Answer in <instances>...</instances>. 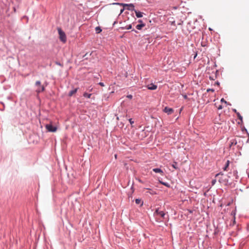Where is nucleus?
<instances>
[{"instance_id": "nucleus-1", "label": "nucleus", "mask_w": 249, "mask_h": 249, "mask_svg": "<svg viewBox=\"0 0 249 249\" xmlns=\"http://www.w3.org/2000/svg\"><path fill=\"white\" fill-rule=\"evenodd\" d=\"M215 178H218V181L221 183L227 184L228 180L227 178H224V175L222 173H219L215 175Z\"/></svg>"}, {"instance_id": "nucleus-2", "label": "nucleus", "mask_w": 249, "mask_h": 249, "mask_svg": "<svg viewBox=\"0 0 249 249\" xmlns=\"http://www.w3.org/2000/svg\"><path fill=\"white\" fill-rule=\"evenodd\" d=\"M114 4H117L120 5H122L124 7H126V9L128 10L134 11V5L132 3L130 4H125V3H115Z\"/></svg>"}, {"instance_id": "nucleus-3", "label": "nucleus", "mask_w": 249, "mask_h": 249, "mask_svg": "<svg viewBox=\"0 0 249 249\" xmlns=\"http://www.w3.org/2000/svg\"><path fill=\"white\" fill-rule=\"evenodd\" d=\"M60 40L65 43L66 41V36L65 33L60 29H58Z\"/></svg>"}, {"instance_id": "nucleus-4", "label": "nucleus", "mask_w": 249, "mask_h": 249, "mask_svg": "<svg viewBox=\"0 0 249 249\" xmlns=\"http://www.w3.org/2000/svg\"><path fill=\"white\" fill-rule=\"evenodd\" d=\"M46 128L49 132H54L57 130L56 126L52 125L51 124H47L45 126Z\"/></svg>"}, {"instance_id": "nucleus-5", "label": "nucleus", "mask_w": 249, "mask_h": 249, "mask_svg": "<svg viewBox=\"0 0 249 249\" xmlns=\"http://www.w3.org/2000/svg\"><path fill=\"white\" fill-rule=\"evenodd\" d=\"M154 215H159L162 218H164L165 215V213H164V212L163 211H160L158 209H156V210L155 211V212H154Z\"/></svg>"}, {"instance_id": "nucleus-6", "label": "nucleus", "mask_w": 249, "mask_h": 249, "mask_svg": "<svg viewBox=\"0 0 249 249\" xmlns=\"http://www.w3.org/2000/svg\"><path fill=\"white\" fill-rule=\"evenodd\" d=\"M163 111L168 115L171 114L174 112V110L172 108H170L167 107H164Z\"/></svg>"}, {"instance_id": "nucleus-7", "label": "nucleus", "mask_w": 249, "mask_h": 249, "mask_svg": "<svg viewBox=\"0 0 249 249\" xmlns=\"http://www.w3.org/2000/svg\"><path fill=\"white\" fill-rule=\"evenodd\" d=\"M147 88H148V89L150 90H155L157 89V86L153 83H151L150 84L148 85L147 86Z\"/></svg>"}, {"instance_id": "nucleus-8", "label": "nucleus", "mask_w": 249, "mask_h": 249, "mask_svg": "<svg viewBox=\"0 0 249 249\" xmlns=\"http://www.w3.org/2000/svg\"><path fill=\"white\" fill-rule=\"evenodd\" d=\"M153 171L155 173L160 174V175L162 176L163 175V171L160 168H154Z\"/></svg>"}, {"instance_id": "nucleus-9", "label": "nucleus", "mask_w": 249, "mask_h": 249, "mask_svg": "<svg viewBox=\"0 0 249 249\" xmlns=\"http://www.w3.org/2000/svg\"><path fill=\"white\" fill-rule=\"evenodd\" d=\"M135 12L136 17L138 18H142L143 16V13L141 12L135 10Z\"/></svg>"}, {"instance_id": "nucleus-10", "label": "nucleus", "mask_w": 249, "mask_h": 249, "mask_svg": "<svg viewBox=\"0 0 249 249\" xmlns=\"http://www.w3.org/2000/svg\"><path fill=\"white\" fill-rule=\"evenodd\" d=\"M45 88L43 86H41V87H38V88L36 89V92L39 93L40 92H42L44 90Z\"/></svg>"}, {"instance_id": "nucleus-11", "label": "nucleus", "mask_w": 249, "mask_h": 249, "mask_svg": "<svg viewBox=\"0 0 249 249\" xmlns=\"http://www.w3.org/2000/svg\"><path fill=\"white\" fill-rule=\"evenodd\" d=\"M229 164H230V161L229 160H228L227 161H226V164L225 165V166L223 168V170L224 171H228V167H229Z\"/></svg>"}, {"instance_id": "nucleus-12", "label": "nucleus", "mask_w": 249, "mask_h": 249, "mask_svg": "<svg viewBox=\"0 0 249 249\" xmlns=\"http://www.w3.org/2000/svg\"><path fill=\"white\" fill-rule=\"evenodd\" d=\"M77 91V89H74L73 90H71V91H70L69 93V95L70 96H72L74 93H75Z\"/></svg>"}, {"instance_id": "nucleus-13", "label": "nucleus", "mask_w": 249, "mask_h": 249, "mask_svg": "<svg viewBox=\"0 0 249 249\" xmlns=\"http://www.w3.org/2000/svg\"><path fill=\"white\" fill-rule=\"evenodd\" d=\"M146 189L148 190L147 193H149L150 194H151L152 195H154L157 194V193L155 191H152L151 189L147 188Z\"/></svg>"}, {"instance_id": "nucleus-14", "label": "nucleus", "mask_w": 249, "mask_h": 249, "mask_svg": "<svg viewBox=\"0 0 249 249\" xmlns=\"http://www.w3.org/2000/svg\"><path fill=\"white\" fill-rule=\"evenodd\" d=\"M236 115L237 116L238 119H239L241 121V123H242L243 122V117L241 115V114L239 113V112H236Z\"/></svg>"}, {"instance_id": "nucleus-15", "label": "nucleus", "mask_w": 249, "mask_h": 249, "mask_svg": "<svg viewBox=\"0 0 249 249\" xmlns=\"http://www.w3.org/2000/svg\"><path fill=\"white\" fill-rule=\"evenodd\" d=\"M144 26V24H138V25H137L136 26V28L138 30H141Z\"/></svg>"}, {"instance_id": "nucleus-16", "label": "nucleus", "mask_w": 249, "mask_h": 249, "mask_svg": "<svg viewBox=\"0 0 249 249\" xmlns=\"http://www.w3.org/2000/svg\"><path fill=\"white\" fill-rule=\"evenodd\" d=\"M83 96L85 97H87L88 98H90L91 97V94H89V93H88L87 92H85L84 94H83Z\"/></svg>"}, {"instance_id": "nucleus-17", "label": "nucleus", "mask_w": 249, "mask_h": 249, "mask_svg": "<svg viewBox=\"0 0 249 249\" xmlns=\"http://www.w3.org/2000/svg\"><path fill=\"white\" fill-rule=\"evenodd\" d=\"M95 30L97 33H99L102 31V30L100 29L99 27H96Z\"/></svg>"}, {"instance_id": "nucleus-18", "label": "nucleus", "mask_w": 249, "mask_h": 249, "mask_svg": "<svg viewBox=\"0 0 249 249\" xmlns=\"http://www.w3.org/2000/svg\"><path fill=\"white\" fill-rule=\"evenodd\" d=\"M172 166L174 168L176 169L178 168L177 167V162H174V163L172 165Z\"/></svg>"}, {"instance_id": "nucleus-19", "label": "nucleus", "mask_w": 249, "mask_h": 249, "mask_svg": "<svg viewBox=\"0 0 249 249\" xmlns=\"http://www.w3.org/2000/svg\"><path fill=\"white\" fill-rule=\"evenodd\" d=\"M135 202L137 204H140L142 203V200L141 199H136L135 200Z\"/></svg>"}, {"instance_id": "nucleus-20", "label": "nucleus", "mask_w": 249, "mask_h": 249, "mask_svg": "<svg viewBox=\"0 0 249 249\" xmlns=\"http://www.w3.org/2000/svg\"><path fill=\"white\" fill-rule=\"evenodd\" d=\"M35 85L36 86H37V87H41V82L39 81H37L36 83H35Z\"/></svg>"}, {"instance_id": "nucleus-21", "label": "nucleus", "mask_w": 249, "mask_h": 249, "mask_svg": "<svg viewBox=\"0 0 249 249\" xmlns=\"http://www.w3.org/2000/svg\"><path fill=\"white\" fill-rule=\"evenodd\" d=\"M160 183L163 185H164V186H166V187H169V185H168V184L167 183H166V182H162L161 181H160Z\"/></svg>"}, {"instance_id": "nucleus-22", "label": "nucleus", "mask_w": 249, "mask_h": 249, "mask_svg": "<svg viewBox=\"0 0 249 249\" xmlns=\"http://www.w3.org/2000/svg\"><path fill=\"white\" fill-rule=\"evenodd\" d=\"M131 28H132V25L131 24H130L129 25H127L125 27V29H130Z\"/></svg>"}, {"instance_id": "nucleus-23", "label": "nucleus", "mask_w": 249, "mask_h": 249, "mask_svg": "<svg viewBox=\"0 0 249 249\" xmlns=\"http://www.w3.org/2000/svg\"><path fill=\"white\" fill-rule=\"evenodd\" d=\"M207 92H209V91L214 92V89H207Z\"/></svg>"}, {"instance_id": "nucleus-24", "label": "nucleus", "mask_w": 249, "mask_h": 249, "mask_svg": "<svg viewBox=\"0 0 249 249\" xmlns=\"http://www.w3.org/2000/svg\"><path fill=\"white\" fill-rule=\"evenodd\" d=\"M220 101L222 103H224L225 104H227V102L225 100V99L224 98H222L220 100Z\"/></svg>"}, {"instance_id": "nucleus-25", "label": "nucleus", "mask_w": 249, "mask_h": 249, "mask_svg": "<svg viewBox=\"0 0 249 249\" xmlns=\"http://www.w3.org/2000/svg\"><path fill=\"white\" fill-rule=\"evenodd\" d=\"M216 182V180L215 179H213L212 181V185H214Z\"/></svg>"}, {"instance_id": "nucleus-26", "label": "nucleus", "mask_w": 249, "mask_h": 249, "mask_svg": "<svg viewBox=\"0 0 249 249\" xmlns=\"http://www.w3.org/2000/svg\"><path fill=\"white\" fill-rule=\"evenodd\" d=\"M124 11V8H122L120 10V13H119V15H121Z\"/></svg>"}, {"instance_id": "nucleus-27", "label": "nucleus", "mask_w": 249, "mask_h": 249, "mask_svg": "<svg viewBox=\"0 0 249 249\" xmlns=\"http://www.w3.org/2000/svg\"><path fill=\"white\" fill-rule=\"evenodd\" d=\"M129 122H130V123L132 124L134 123V121H132V119H130L129 120Z\"/></svg>"}, {"instance_id": "nucleus-28", "label": "nucleus", "mask_w": 249, "mask_h": 249, "mask_svg": "<svg viewBox=\"0 0 249 249\" xmlns=\"http://www.w3.org/2000/svg\"><path fill=\"white\" fill-rule=\"evenodd\" d=\"M236 144V142H234V141H233L232 142H231V144L230 145V146H231V145H232V144L235 145Z\"/></svg>"}, {"instance_id": "nucleus-29", "label": "nucleus", "mask_w": 249, "mask_h": 249, "mask_svg": "<svg viewBox=\"0 0 249 249\" xmlns=\"http://www.w3.org/2000/svg\"><path fill=\"white\" fill-rule=\"evenodd\" d=\"M218 109H221L222 108V106L219 105L218 107H217Z\"/></svg>"}, {"instance_id": "nucleus-30", "label": "nucleus", "mask_w": 249, "mask_h": 249, "mask_svg": "<svg viewBox=\"0 0 249 249\" xmlns=\"http://www.w3.org/2000/svg\"><path fill=\"white\" fill-rule=\"evenodd\" d=\"M127 97L129 98V99H132V95H127Z\"/></svg>"}, {"instance_id": "nucleus-31", "label": "nucleus", "mask_w": 249, "mask_h": 249, "mask_svg": "<svg viewBox=\"0 0 249 249\" xmlns=\"http://www.w3.org/2000/svg\"><path fill=\"white\" fill-rule=\"evenodd\" d=\"M99 84L100 86H103H103H104V83H103L100 82V83H99Z\"/></svg>"}, {"instance_id": "nucleus-32", "label": "nucleus", "mask_w": 249, "mask_h": 249, "mask_svg": "<svg viewBox=\"0 0 249 249\" xmlns=\"http://www.w3.org/2000/svg\"><path fill=\"white\" fill-rule=\"evenodd\" d=\"M137 179V180H138V181H139V182H140V183H143L141 179H139V178Z\"/></svg>"}, {"instance_id": "nucleus-33", "label": "nucleus", "mask_w": 249, "mask_h": 249, "mask_svg": "<svg viewBox=\"0 0 249 249\" xmlns=\"http://www.w3.org/2000/svg\"><path fill=\"white\" fill-rule=\"evenodd\" d=\"M209 78H210V79H211V80H214V79L213 78V77H212V76H209Z\"/></svg>"}, {"instance_id": "nucleus-34", "label": "nucleus", "mask_w": 249, "mask_h": 249, "mask_svg": "<svg viewBox=\"0 0 249 249\" xmlns=\"http://www.w3.org/2000/svg\"><path fill=\"white\" fill-rule=\"evenodd\" d=\"M183 96L184 99H187V96L186 95H184Z\"/></svg>"}, {"instance_id": "nucleus-35", "label": "nucleus", "mask_w": 249, "mask_h": 249, "mask_svg": "<svg viewBox=\"0 0 249 249\" xmlns=\"http://www.w3.org/2000/svg\"><path fill=\"white\" fill-rule=\"evenodd\" d=\"M233 110V111H234L235 113H236V112H238L237 111V110H236L235 109H234Z\"/></svg>"}, {"instance_id": "nucleus-36", "label": "nucleus", "mask_w": 249, "mask_h": 249, "mask_svg": "<svg viewBox=\"0 0 249 249\" xmlns=\"http://www.w3.org/2000/svg\"><path fill=\"white\" fill-rule=\"evenodd\" d=\"M237 171H234L233 172V174H237Z\"/></svg>"}, {"instance_id": "nucleus-37", "label": "nucleus", "mask_w": 249, "mask_h": 249, "mask_svg": "<svg viewBox=\"0 0 249 249\" xmlns=\"http://www.w3.org/2000/svg\"><path fill=\"white\" fill-rule=\"evenodd\" d=\"M216 84L218 85H219V83L217 82V83H216Z\"/></svg>"}, {"instance_id": "nucleus-38", "label": "nucleus", "mask_w": 249, "mask_h": 249, "mask_svg": "<svg viewBox=\"0 0 249 249\" xmlns=\"http://www.w3.org/2000/svg\"><path fill=\"white\" fill-rule=\"evenodd\" d=\"M115 158H117V155H115Z\"/></svg>"}, {"instance_id": "nucleus-39", "label": "nucleus", "mask_w": 249, "mask_h": 249, "mask_svg": "<svg viewBox=\"0 0 249 249\" xmlns=\"http://www.w3.org/2000/svg\"><path fill=\"white\" fill-rule=\"evenodd\" d=\"M132 31H135V32H136V31H135V30H133Z\"/></svg>"}, {"instance_id": "nucleus-40", "label": "nucleus", "mask_w": 249, "mask_h": 249, "mask_svg": "<svg viewBox=\"0 0 249 249\" xmlns=\"http://www.w3.org/2000/svg\"><path fill=\"white\" fill-rule=\"evenodd\" d=\"M215 72H216V73H217V72H218V71H217V70H216V71H215Z\"/></svg>"}, {"instance_id": "nucleus-41", "label": "nucleus", "mask_w": 249, "mask_h": 249, "mask_svg": "<svg viewBox=\"0 0 249 249\" xmlns=\"http://www.w3.org/2000/svg\"><path fill=\"white\" fill-rule=\"evenodd\" d=\"M196 55L195 56L194 58L196 57Z\"/></svg>"}]
</instances>
